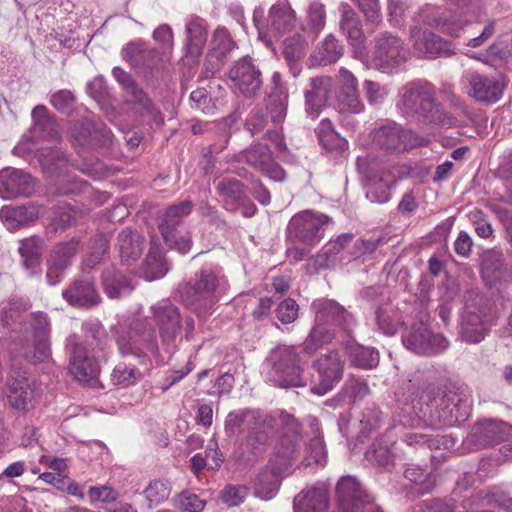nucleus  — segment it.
Segmentation results:
<instances>
[{"instance_id":"9","label":"nucleus","mask_w":512,"mask_h":512,"mask_svg":"<svg viewBox=\"0 0 512 512\" xmlns=\"http://www.w3.org/2000/svg\"><path fill=\"white\" fill-rule=\"evenodd\" d=\"M330 218L320 212L304 210L295 214L287 226V235L305 244L314 245L324 235V226Z\"/></svg>"},{"instance_id":"39","label":"nucleus","mask_w":512,"mask_h":512,"mask_svg":"<svg viewBox=\"0 0 512 512\" xmlns=\"http://www.w3.org/2000/svg\"><path fill=\"white\" fill-rule=\"evenodd\" d=\"M276 419L274 423V431L279 430L280 438L276 448L281 444L284 438L287 439L286 446L291 447V444L295 445L297 453L299 452L298 435L300 425L298 421L290 414L280 412L277 415H273Z\"/></svg>"},{"instance_id":"35","label":"nucleus","mask_w":512,"mask_h":512,"mask_svg":"<svg viewBox=\"0 0 512 512\" xmlns=\"http://www.w3.org/2000/svg\"><path fill=\"white\" fill-rule=\"evenodd\" d=\"M419 17L423 24L434 27L453 37H458L460 31L466 25V23L456 22L440 16L439 9L430 5H427L421 10Z\"/></svg>"},{"instance_id":"55","label":"nucleus","mask_w":512,"mask_h":512,"mask_svg":"<svg viewBox=\"0 0 512 512\" xmlns=\"http://www.w3.org/2000/svg\"><path fill=\"white\" fill-rule=\"evenodd\" d=\"M172 502L181 512H201L206 506V500L189 490L175 495Z\"/></svg>"},{"instance_id":"53","label":"nucleus","mask_w":512,"mask_h":512,"mask_svg":"<svg viewBox=\"0 0 512 512\" xmlns=\"http://www.w3.org/2000/svg\"><path fill=\"white\" fill-rule=\"evenodd\" d=\"M327 323L328 322H319L310 332L304 342V350L308 354H313L319 347L329 343L333 339L334 333L328 327Z\"/></svg>"},{"instance_id":"49","label":"nucleus","mask_w":512,"mask_h":512,"mask_svg":"<svg viewBox=\"0 0 512 512\" xmlns=\"http://www.w3.org/2000/svg\"><path fill=\"white\" fill-rule=\"evenodd\" d=\"M169 270L162 252L157 247H151L144 263V277L148 281L160 279Z\"/></svg>"},{"instance_id":"31","label":"nucleus","mask_w":512,"mask_h":512,"mask_svg":"<svg viewBox=\"0 0 512 512\" xmlns=\"http://www.w3.org/2000/svg\"><path fill=\"white\" fill-rule=\"evenodd\" d=\"M102 284L106 295L111 299L127 296L136 287L133 277L113 269L103 273Z\"/></svg>"},{"instance_id":"10","label":"nucleus","mask_w":512,"mask_h":512,"mask_svg":"<svg viewBox=\"0 0 512 512\" xmlns=\"http://www.w3.org/2000/svg\"><path fill=\"white\" fill-rule=\"evenodd\" d=\"M228 77L231 86L246 98L255 96L262 86V73L253 59L248 56L239 59L232 65Z\"/></svg>"},{"instance_id":"25","label":"nucleus","mask_w":512,"mask_h":512,"mask_svg":"<svg viewBox=\"0 0 512 512\" xmlns=\"http://www.w3.org/2000/svg\"><path fill=\"white\" fill-rule=\"evenodd\" d=\"M316 133L324 153L335 161L346 159L349 155L348 141L340 136L329 119L320 121Z\"/></svg>"},{"instance_id":"16","label":"nucleus","mask_w":512,"mask_h":512,"mask_svg":"<svg viewBox=\"0 0 512 512\" xmlns=\"http://www.w3.org/2000/svg\"><path fill=\"white\" fill-rule=\"evenodd\" d=\"M242 156L246 163L260 171L275 182H283L286 179L284 169L274 160L268 145L262 143L252 144Z\"/></svg>"},{"instance_id":"2","label":"nucleus","mask_w":512,"mask_h":512,"mask_svg":"<svg viewBox=\"0 0 512 512\" xmlns=\"http://www.w3.org/2000/svg\"><path fill=\"white\" fill-rule=\"evenodd\" d=\"M85 330L95 345L92 347L93 355L90 356L87 348L83 346L76 335H72L67 339V348L70 351L69 371L79 382H88L98 373V366L95 358L97 357L96 349L103 351L105 343L103 341L104 333L101 331L99 322L90 323Z\"/></svg>"},{"instance_id":"43","label":"nucleus","mask_w":512,"mask_h":512,"mask_svg":"<svg viewBox=\"0 0 512 512\" xmlns=\"http://www.w3.org/2000/svg\"><path fill=\"white\" fill-rule=\"evenodd\" d=\"M218 193L224 197V205L229 210H238L239 204L246 201L243 185L236 179H223L217 185Z\"/></svg>"},{"instance_id":"28","label":"nucleus","mask_w":512,"mask_h":512,"mask_svg":"<svg viewBox=\"0 0 512 512\" xmlns=\"http://www.w3.org/2000/svg\"><path fill=\"white\" fill-rule=\"evenodd\" d=\"M34 398V390L26 377V372L14 370L9 376L8 399L17 410H26Z\"/></svg>"},{"instance_id":"41","label":"nucleus","mask_w":512,"mask_h":512,"mask_svg":"<svg viewBox=\"0 0 512 512\" xmlns=\"http://www.w3.org/2000/svg\"><path fill=\"white\" fill-rule=\"evenodd\" d=\"M325 23V6L319 1H314L306 10V16L301 24V29L305 34L311 35L312 39H315L325 27Z\"/></svg>"},{"instance_id":"1","label":"nucleus","mask_w":512,"mask_h":512,"mask_svg":"<svg viewBox=\"0 0 512 512\" xmlns=\"http://www.w3.org/2000/svg\"><path fill=\"white\" fill-rule=\"evenodd\" d=\"M397 109L410 121L434 124L444 128L457 126L458 120L437 102L434 87L427 81L416 80L399 90Z\"/></svg>"},{"instance_id":"52","label":"nucleus","mask_w":512,"mask_h":512,"mask_svg":"<svg viewBox=\"0 0 512 512\" xmlns=\"http://www.w3.org/2000/svg\"><path fill=\"white\" fill-rule=\"evenodd\" d=\"M270 416L273 421L271 426L267 427L263 424L252 423L249 428V434L247 437V444L251 447L254 453L260 452L262 448L268 443L271 435L274 431V423L276 421L275 417L272 414H266Z\"/></svg>"},{"instance_id":"33","label":"nucleus","mask_w":512,"mask_h":512,"mask_svg":"<svg viewBox=\"0 0 512 512\" xmlns=\"http://www.w3.org/2000/svg\"><path fill=\"white\" fill-rule=\"evenodd\" d=\"M307 48V35L295 33L284 40L283 54L293 77H297L301 71L299 61L305 55Z\"/></svg>"},{"instance_id":"50","label":"nucleus","mask_w":512,"mask_h":512,"mask_svg":"<svg viewBox=\"0 0 512 512\" xmlns=\"http://www.w3.org/2000/svg\"><path fill=\"white\" fill-rule=\"evenodd\" d=\"M343 55V46L332 35H328L313 55L314 61L321 65L335 63Z\"/></svg>"},{"instance_id":"64","label":"nucleus","mask_w":512,"mask_h":512,"mask_svg":"<svg viewBox=\"0 0 512 512\" xmlns=\"http://www.w3.org/2000/svg\"><path fill=\"white\" fill-rule=\"evenodd\" d=\"M365 96L370 105L376 106L384 103L389 94L387 86L372 80L363 82Z\"/></svg>"},{"instance_id":"38","label":"nucleus","mask_w":512,"mask_h":512,"mask_svg":"<svg viewBox=\"0 0 512 512\" xmlns=\"http://www.w3.org/2000/svg\"><path fill=\"white\" fill-rule=\"evenodd\" d=\"M313 437L306 443L304 461L306 465H324L327 460L326 445L321 434L319 423L315 418L310 420Z\"/></svg>"},{"instance_id":"13","label":"nucleus","mask_w":512,"mask_h":512,"mask_svg":"<svg viewBox=\"0 0 512 512\" xmlns=\"http://www.w3.org/2000/svg\"><path fill=\"white\" fill-rule=\"evenodd\" d=\"M62 296L71 306L80 309H92L101 302L94 277L85 272L63 290Z\"/></svg>"},{"instance_id":"59","label":"nucleus","mask_w":512,"mask_h":512,"mask_svg":"<svg viewBox=\"0 0 512 512\" xmlns=\"http://www.w3.org/2000/svg\"><path fill=\"white\" fill-rule=\"evenodd\" d=\"M0 217L12 227H17L32 220L34 213L26 206L3 207Z\"/></svg>"},{"instance_id":"17","label":"nucleus","mask_w":512,"mask_h":512,"mask_svg":"<svg viewBox=\"0 0 512 512\" xmlns=\"http://www.w3.org/2000/svg\"><path fill=\"white\" fill-rule=\"evenodd\" d=\"M341 19L340 29L352 46L354 57L363 60L366 56V36L363 32L361 21L357 13L346 2H342L338 8Z\"/></svg>"},{"instance_id":"60","label":"nucleus","mask_w":512,"mask_h":512,"mask_svg":"<svg viewBox=\"0 0 512 512\" xmlns=\"http://www.w3.org/2000/svg\"><path fill=\"white\" fill-rule=\"evenodd\" d=\"M337 100L339 106L348 113L360 114L365 109L358 89L338 91Z\"/></svg>"},{"instance_id":"21","label":"nucleus","mask_w":512,"mask_h":512,"mask_svg":"<svg viewBox=\"0 0 512 512\" xmlns=\"http://www.w3.org/2000/svg\"><path fill=\"white\" fill-rule=\"evenodd\" d=\"M34 190V180L28 173L13 168H6L0 172V195L3 199L29 197Z\"/></svg>"},{"instance_id":"19","label":"nucleus","mask_w":512,"mask_h":512,"mask_svg":"<svg viewBox=\"0 0 512 512\" xmlns=\"http://www.w3.org/2000/svg\"><path fill=\"white\" fill-rule=\"evenodd\" d=\"M112 74L117 82L125 90L128 102L139 105L143 111L149 115L157 126L164 123V120L158 110L155 109L152 101L147 97L145 92L136 84L131 75L121 69L114 67Z\"/></svg>"},{"instance_id":"8","label":"nucleus","mask_w":512,"mask_h":512,"mask_svg":"<svg viewBox=\"0 0 512 512\" xmlns=\"http://www.w3.org/2000/svg\"><path fill=\"white\" fill-rule=\"evenodd\" d=\"M371 139L380 149L397 153L408 151L424 143L423 137L394 121H388L374 128Z\"/></svg>"},{"instance_id":"14","label":"nucleus","mask_w":512,"mask_h":512,"mask_svg":"<svg viewBox=\"0 0 512 512\" xmlns=\"http://www.w3.org/2000/svg\"><path fill=\"white\" fill-rule=\"evenodd\" d=\"M121 55L135 70L144 73L159 69L168 62L159 50L147 47L142 40L126 44L122 48Z\"/></svg>"},{"instance_id":"5","label":"nucleus","mask_w":512,"mask_h":512,"mask_svg":"<svg viewBox=\"0 0 512 512\" xmlns=\"http://www.w3.org/2000/svg\"><path fill=\"white\" fill-rule=\"evenodd\" d=\"M264 371L267 381L282 388L306 385L299 358L292 347L279 346L274 349L266 363Z\"/></svg>"},{"instance_id":"6","label":"nucleus","mask_w":512,"mask_h":512,"mask_svg":"<svg viewBox=\"0 0 512 512\" xmlns=\"http://www.w3.org/2000/svg\"><path fill=\"white\" fill-rule=\"evenodd\" d=\"M410 50L404 40L388 31L374 38L370 65L382 73H395L408 61Z\"/></svg>"},{"instance_id":"62","label":"nucleus","mask_w":512,"mask_h":512,"mask_svg":"<svg viewBox=\"0 0 512 512\" xmlns=\"http://www.w3.org/2000/svg\"><path fill=\"white\" fill-rule=\"evenodd\" d=\"M365 457L367 461L385 467L393 461L394 454L387 445L377 442L366 451Z\"/></svg>"},{"instance_id":"3","label":"nucleus","mask_w":512,"mask_h":512,"mask_svg":"<svg viewBox=\"0 0 512 512\" xmlns=\"http://www.w3.org/2000/svg\"><path fill=\"white\" fill-rule=\"evenodd\" d=\"M284 438L276 448L275 455L257 474L254 480V495L262 500H271L279 490L283 475L297 456L295 445L286 446Z\"/></svg>"},{"instance_id":"48","label":"nucleus","mask_w":512,"mask_h":512,"mask_svg":"<svg viewBox=\"0 0 512 512\" xmlns=\"http://www.w3.org/2000/svg\"><path fill=\"white\" fill-rule=\"evenodd\" d=\"M34 131L44 137L56 139L60 135L57 123L48 115L44 106H36L31 113Z\"/></svg>"},{"instance_id":"56","label":"nucleus","mask_w":512,"mask_h":512,"mask_svg":"<svg viewBox=\"0 0 512 512\" xmlns=\"http://www.w3.org/2000/svg\"><path fill=\"white\" fill-rule=\"evenodd\" d=\"M79 251L80 240L73 237L67 242L58 244L53 250L51 259L68 268L71 265L72 259Z\"/></svg>"},{"instance_id":"15","label":"nucleus","mask_w":512,"mask_h":512,"mask_svg":"<svg viewBox=\"0 0 512 512\" xmlns=\"http://www.w3.org/2000/svg\"><path fill=\"white\" fill-rule=\"evenodd\" d=\"M411 38L415 52L423 58L435 59L455 54V48L451 41L445 40L431 31L413 27Z\"/></svg>"},{"instance_id":"12","label":"nucleus","mask_w":512,"mask_h":512,"mask_svg":"<svg viewBox=\"0 0 512 512\" xmlns=\"http://www.w3.org/2000/svg\"><path fill=\"white\" fill-rule=\"evenodd\" d=\"M318 378L311 381V392L324 395L331 391L343 375V362L337 352H330L314 363Z\"/></svg>"},{"instance_id":"30","label":"nucleus","mask_w":512,"mask_h":512,"mask_svg":"<svg viewBox=\"0 0 512 512\" xmlns=\"http://www.w3.org/2000/svg\"><path fill=\"white\" fill-rule=\"evenodd\" d=\"M296 21L297 15L289 0H277L269 9L268 26L278 34L291 31L295 27Z\"/></svg>"},{"instance_id":"34","label":"nucleus","mask_w":512,"mask_h":512,"mask_svg":"<svg viewBox=\"0 0 512 512\" xmlns=\"http://www.w3.org/2000/svg\"><path fill=\"white\" fill-rule=\"evenodd\" d=\"M273 419L266 414H261L258 411H233L230 412L225 420V432L228 436L234 435L242 425L249 427L252 423L263 424L264 426H271Z\"/></svg>"},{"instance_id":"7","label":"nucleus","mask_w":512,"mask_h":512,"mask_svg":"<svg viewBox=\"0 0 512 512\" xmlns=\"http://www.w3.org/2000/svg\"><path fill=\"white\" fill-rule=\"evenodd\" d=\"M193 203L191 200H184L170 205L158 222V229L164 242L181 254L190 251L192 240L189 233L182 234L179 230L183 220L192 212Z\"/></svg>"},{"instance_id":"22","label":"nucleus","mask_w":512,"mask_h":512,"mask_svg":"<svg viewBox=\"0 0 512 512\" xmlns=\"http://www.w3.org/2000/svg\"><path fill=\"white\" fill-rule=\"evenodd\" d=\"M466 78L469 83L468 94L476 101L494 104L501 99L505 89L502 81L476 72L468 73Z\"/></svg>"},{"instance_id":"46","label":"nucleus","mask_w":512,"mask_h":512,"mask_svg":"<svg viewBox=\"0 0 512 512\" xmlns=\"http://www.w3.org/2000/svg\"><path fill=\"white\" fill-rule=\"evenodd\" d=\"M311 308L319 320H346L349 312L334 300L317 299L312 302Z\"/></svg>"},{"instance_id":"47","label":"nucleus","mask_w":512,"mask_h":512,"mask_svg":"<svg viewBox=\"0 0 512 512\" xmlns=\"http://www.w3.org/2000/svg\"><path fill=\"white\" fill-rule=\"evenodd\" d=\"M404 477L418 494L430 492L435 485V478L432 473L424 471L419 466L411 465L407 467L404 471Z\"/></svg>"},{"instance_id":"27","label":"nucleus","mask_w":512,"mask_h":512,"mask_svg":"<svg viewBox=\"0 0 512 512\" xmlns=\"http://www.w3.org/2000/svg\"><path fill=\"white\" fill-rule=\"evenodd\" d=\"M332 78L330 76H317L310 79V89L306 90L305 112L312 119H316L330 97L332 91Z\"/></svg>"},{"instance_id":"24","label":"nucleus","mask_w":512,"mask_h":512,"mask_svg":"<svg viewBox=\"0 0 512 512\" xmlns=\"http://www.w3.org/2000/svg\"><path fill=\"white\" fill-rule=\"evenodd\" d=\"M210 45L204 67L207 73L213 75L220 71L227 55L235 48V42L227 29L219 27L214 31Z\"/></svg>"},{"instance_id":"44","label":"nucleus","mask_w":512,"mask_h":512,"mask_svg":"<svg viewBox=\"0 0 512 512\" xmlns=\"http://www.w3.org/2000/svg\"><path fill=\"white\" fill-rule=\"evenodd\" d=\"M346 349L352 364L359 368L372 369L379 363V353L374 348L349 344Z\"/></svg>"},{"instance_id":"63","label":"nucleus","mask_w":512,"mask_h":512,"mask_svg":"<svg viewBox=\"0 0 512 512\" xmlns=\"http://www.w3.org/2000/svg\"><path fill=\"white\" fill-rule=\"evenodd\" d=\"M78 213L71 205L58 206L55 208L52 225L54 229H65L77 222Z\"/></svg>"},{"instance_id":"40","label":"nucleus","mask_w":512,"mask_h":512,"mask_svg":"<svg viewBox=\"0 0 512 512\" xmlns=\"http://www.w3.org/2000/svg\"><path fill=\"white\" fill-rule=\"evenodd\" d=\"M110 131L106 129L96 128L92 119L86 118L81 124L75 125L72 129L71 136L80 145L98 143L99 136L103 138V143L110 141Z\"/></svg>"},{"instance_id":"26","label":"nucleus","mask_w":512,"mask_h":512,"mask_svg":"<svg viewBox=\"0 0 512 512\" xmlns=\"http://www.w3.org/2000/svg\"><path fill=\"white\" fill-rule=\"evenodd\" d=\"M208 23L198 16L190 15L185 22L184 51L186 56L196 59L201 56L208 38Z\"/></svg>"},{"instance_id":"20","label":"nucleus","mask_w":512,"mask_h":512,"mask_svg":"<svg viewBox=\"0 0 512 512\" xmlns=\"http://www.w3.org/2000/svg\"><path fill=\"white\" fill-rule=\"evenodd\" d=\"M336 494L340 512H358L371 501L360 483L351 476H344L338 481Z\"/></svg>"},{"instance_id":"36","label":"nucleus","mask_w":512,"mask_h":512,"mask_svg":"<svg viewBox=\"0 0 512 512\" xmlns=\"http://www.w3.org/2000/svg\"><path fill=\"white\" fill-rule=\"evenodd\" d=\"M48 322H37L33 327L31 339L33 351L26 354V358L33 362H44L50 357Z\"/></svg>"},{"instance_id":"57","label":"nucleus","mask_w":512,"mask_h":512,"mask_svg":"<svg viewBox=\"0 0 512 512\" xmlns=\"http://www.w3.org/2000/svg\"><path fill=\"white\" fill-rule=\"evenodd\" d=\"M143 378V374L134 366L124 363L118 364L112 372L114 384L122 387H128L136 384Z\"/></svg>"},{"instance_id":"45","label":"nucleus","mask_w":512,"mask_h":512,"mask_svg":"<svg viewBox=\"0 0 512 512\" xmlns=\"http://www.w3.org/2000/svg\"><path fill=\"white\" fill-rule=\"evenodd\" d=\"M19 253L23 258V265L30 275L37 272L42 253L41 240L35 237L21 241Z\"/></svg>"},{"instance_id":"11","label":"nucleus","mask_w":512,"mask_h":512,"mask_svg":"<svg viewBox=\"0 0 512 512\" xmlns=\"http://www.w3.org/2000/svg\"><path fill=\"white\" fill-rule=\"evenodd\" d=\"M404 346L420 355H432L443 352L448 341L440 334L432 333L425 322H416L408 334L402 336Z\"/></svg>"},{"instance_id":"29","label":"nucleus","mask_w":512,"mask_h":512,"mask_svg":"<svg viewBox=\"0 0 512 512\" xmlns=\"http://www.w3.org/2000/svg\"><path fill=\"white\" fill-rule=\"evenodd\" d=\"M328 507L327 490L320 486L306 488L294 498V512H328Z\"/></svg>"},{"instance_id":"37","label":"nucleus","mask_w":512,"mask_h":512,"mask_svg":"<svg viewBox=\"0 0 512 512\" xmlns=\"http://www.w3.org/2000/svg\"><path fill=\"white\" fill-rule=\"evenodd\" d=\"M415 418L411 425L415 428L439 430L444 426H451L454 423L452 418L443 417L438 411H433L429 404L413 406Z\"/></svg>"},{"instance_id":"23","label":"nucleus","mask_w":512,"mask_h":512,"mask_svg":"<svg viewBox=\"0 0 512 512\" xmlns=\"http://www.w3.org/2000/svg\"><path fill=\"white\" fill-rule=\"evenodd\" d=\"M481 277L489 289H498L511 278V272L504 263L503 254L496 250L483 253L481 260Z\"/></svg>"},{"instance_id":"51","label":"nucleus","mask_w":512,"mask_h":512,"mask_svg":"<svg viewBox=\"0 0 512 512\" xmlns=\"http://www.w3.org/2000/svg\"><path fill=\"white\" fill-rule=\"evenodd\" d=\"M38 160L44 172L49 174H56L68 163L64 152L58 147L42 148L39 151Z\"/></svg>"},{"instance_id":"61","label":"nucleus","mask_w":512,"mask_h":512,"mask_svg":"<svg viewBox=\"0 0 512 512\" xmlns=\"http://www.w3.org/2000/svg\"><path fill=\"white\" fill-rule=\"evenodd\" d=\"M489 329L486 327L485 322H461L460 323V336L463 341L467 343H479L488 334Z\"/></svg>"},{"instance_id":"18","label":"nucleus","mask_w":512,"mask_h":512,"mask_svg":"<svg viewBox=\"0 0 512 512\" xmlns=\"http://www.w3.org/2000/svg\"><path fill=\"white\" fill-rule=\"evenodd\" d=\"M469 439L479 448L502 441L512 442V426L501 420H484L473 426Z\"/></svg>"},{"instance_id":"58","label":"nucleus","mask_w":512,"mask_h":512,"mask_svg":"<svg viewBox=\"0 0 512 512\" xmlns=\"http://www.w3.org/2000/svg\"><path fill=\"white\" fill-rule=\"evenodd\" d=\"M152 38L159 45L160 54L169 61L174 46V33L171 26L168 24L159 25L153 31Z\"/></svg>"},{"instance_id":"54","label":"nucleus","mask_w":512,"mask_h":512,"mask_svg":"<svg viewBox=\"0 0 512 512\" xmlns=\"http://www.w3.org/2000/svg\"><path fill=\"white\" fill-rule=\"evenodd\" d=\"M171 485L168 481L154 479L149 482L143 491L149 507L157 506L165 502L171 494Z\"/></svg>"},{"instance_id":"42","label":"nucleus","mask_w":512,"mask_h":512,"mask_svg":"<svg viewBox=\"0 0 512 512\" xmlns=\"http://www.w3.org/2000/svg\"><path fill=\"white\" fill-rule=\"evenodd\" d=\"M404 441L410 445H418L424 446L426 445L430 449H448L452 448L455 445V441L453 438L447 435L433 434V433H422V432H414L407 433L404 436Z\"/></svg>"},{"instance_id":"4","label":"nucleus","mask_w":512,"mask_h":512,"mask_svg":"<svg viewBox=\"0 0 512 512\" xmlns=\"http://www.w3.org/2000/svg\"><path fill=\"white\" fill-rule=\"evenodd\" d=\"M218 275L212 270H202L190 282L179 285L178 294L183 304L197 317H207L216 303L215 289Z\"/></svg>"},{"instance_id":"32","label":"nucleus","mask_w":512,"mask_h":512,"mask_svg":"<svg viewBox=\"0 0 512 512\" xmlns=\"http://www.w3.org/2000/svg\"><path fill=\"white\" fill-rule=\"evenodd\" d=\"M117 246L121 261L130 264L142 255L144 237L138 231L126 228L118 234Z\"/></svg>"}]
</instances>
